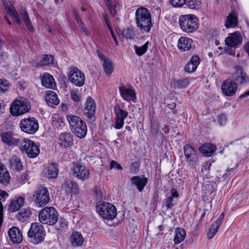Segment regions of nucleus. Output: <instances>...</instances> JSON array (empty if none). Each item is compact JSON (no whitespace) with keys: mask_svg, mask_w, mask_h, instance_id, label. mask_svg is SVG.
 <instances>
[{"mask_svg":"<svg viewBox=\"0 0 249 249\" xmlns=\"http://www.w3.org/2000/svg\"><path fill=\"white\" fill-rule=\"evenodd\" d=\"M7 13L11 16L13 20L18 25L23 22L27 29L29 31L34 30L32 23L30 20L29 15L25 8L18 10V14L13 6L14 0H1Z\"/></svg>","mask_w":249,"mask_h":249,"instance_id":"1","label":"nucleus"},{"mask_svg":"<svg viewBox=\"0 0 249 249\" xmlns=\"http://www.w3.org/2000/svg\"><path fill=\"white\" fill-rule=\"evenodd\" d=\"M135 20L137 26L141 30L150 31L153 25L151 15L149 10L141 7L135 12Z\"/></svg>","mask_w":249,"mask_h":249,"instance_id":"2","label":"nucleus"},{"mask_svg":"<svg viewBox=\"0 0 249 249\" xmlns=\"http://www.w3.org/2000/svg\"><path fill=\"white\" fill-rule=\"evenodd\" d=\"M67 119L70 129L75 135L80 139L85 138L88 130L86 123L81 118L75 115H67Z\"/></svg>","mask_w":249,"mask_h":249,"instance_id":"3","label":"nucleus"},{"mask_svg":"<svg viewBox=\"0 0 249 249\" xmlns=\"http://www.w3.org/2000/svg\"><path fill=\"white\" fill-rule=\"evenodd\" d=\"M31 108L30 102L24 97H19L12 104L10 110L13 116H18L28 112Z\"/></svg>","mask_w":249,"mask_h":249,"instance_id":"4","label":"nucleus"},{"mask_svg":"<svg viewBox=\"0 0 249 249\" xmlns=\"http://www.w3.org/2000/svg\"><path fill=\"white\" fill-rule=\"evenodd\" d=\"M46 232L42 225L38 222L32 223L28 232L30 241L34 244H38L44 239Z\"/></svg>","mask_w":249,"mask_h":249,"instance_id":"5","label":"nucleus"},{"mask_svg":"<svg viewBox=\"0 0 249 249\" xmlns=\"http://www.w3.org/2000/svg\"><path fill=\"white\" fill-rule=\"evenodd\" d=\"M96 210L99 214L106 219L112 220L117 216V209L115 206L107 202H97Z\"/></svg>","mask_w":249,"mask_h":249,"instance_id":"6","label":"nucleus"},{"mask_svg":"<svg viewBox=\"0 0 249 249\" xmlns=\"http://www.w3.org/2000/svg\"><path fill=\"white\" fill-rule=\"evenodd\" d=\"M38 218L43 224L53 225L58 220V213L53 207H45L39 212Z\"/></svg>","mask_w":249,"mask_h":249,"instance_id":"7","label":"nucleus"},{"mask_svg":"<svg viewBox=\"0 0 249 249\" xmlns=\"http://www.w3.org/2000/svg\"><path fill=\"white\" fill-rule=\"evenodd\" d=\"M179 22L180 28L183 31H195L199 27L198 20L195 15L181 16Z\"/></svg>","mask_w":249,"mask_h":249,"instance_id":"8","label":"nucleus"},{"mask_svg":"<svg viewBox=\"0 0 249 249\" xmlns=\"http://www.w3.org/2000/svg\"><path fill=\"white\" fill-rule=\"evenodd\" d=\"M67 76L69 80L76 87H81L84 84L85 74L75 66H71L68 68Z\"/></svg>","mask_w":249,"mask_h":249,"instance_id":"9","label":"nucleus"},{"mask_svg":"<svg viewBox=\"0 0 249 249\" xmlns=\"http://www.w3.org/2000/svg\"><path fill=\"white\" fill-rule=\"evenodd\" d=\"M33 198L38 207H41L48 204L50 201V195L47 188L39 186L34 192Z\"/></svg>","mask_w":249,"mask_h":249,"instance_id":"10","label":"nucleus"},{"mask_svg":"<svg viewBox=\"0 0 249 249\" xmlns=\"http://www.w3.org/2000/svg\"><path fill=\"white\" fill-rule=\"evenodd\" d=\"M21 130L29 134H35L38 129L37 120L34 117H29L21 119L19 123Z\"/></svg>","mask_w":249,"mask_h":249,"instance_id":"11","label":"nucleus"},{"mask_svg":"<svg viewBox=\"0 0 249 249\" xmlns=\"http://www.w3.org/2000/svg\"><path fill=\"white\" fill-rule=\"evenodd\" d=\"M20 149L22 151H25L31 158L36 157L40 152L38 146L30 140L24 139L20 143Z\"/></svg>","mask_w":249,"mask_h":249,"instance_id":"12","label":"nucleus"},{"mask_svg":"<svg viewBox=\"0 0 249 249\" xmlns=\"http://www.w3.org/2000/svg\"><path fill=\"white\" fill-rule=\"evenodd\" d=\"M115 117V128L120 129L123 127L124 124V120L128 115V112L121 108L120 106L117 104L114 107Z\"/></svg>","mask_w":249,"mask_h":249,"instance_id":"13","label":"nucleus"},{"mask_svg":"<svg viewBox=\"0 0 249 249\" xmlns=\"http://www.w3.org/2000/svg\"><path fill=\"white\" fill-rule=\"evenodd\" d=\"M89 171L84 165L80 163H76L73 165L71 174L79 179L84 180L89 178Z\"/></svg>","mask_w":249,"mask_h":249,"instance_id":"14","label":"nucleus"},{"mask_svg":"<svg viewBox=\"0 0 249 249\" xmlns=\"http://www.w3.org/2000/svg\"><path fill=\"white\" fill-rule=\"evenodd\" d=\"M96 106L95 101L92 98L89 97L87 99L84 109V115L90 121H94L96 118Z\"/></svg>","mask_w":249,"mask_h":249,"instance_id":"15","label":"nucleus"},{"mask_svg":"<svg viewBox=\"0 0 249 249\" xmlns=\"http://www.w3.org/2000/svg\"><path fill=\"white\" fill-rule=\"evenodd\" d=\"M61 189L67 195L72 196V194L79 193V186L76 182L70 179H66L62 184Z\"/></svg>","mask_w":249,"mask_h":249,"instance_id":"16","label":"nucleus"},{"mask_svg":"<svg viewBox=\"0 0 249 249\" xmlns=\"http://www.w3.org/2000/svg\"><path fill=\"white\" fill-rule=\"evenodd\" d=\"M74 136L70 132L61 133L58 137V143L63 148H68L74 144Z\"/></svg>","mask_w":249,"mask_h":249,"instance_id":"17","label":"nucleus"},{"mask_svg":"<svg viewBox=\"0 0 249 249\" xmlns=\"http://www.w3.org/2000/svg\"><path fill=\"white\" fill-rule=\"evenodd\" d=\"M237 86L235 82L230 79L223 81L221 86L223 93L227 96L233 95L237 90Z\"/></svg>","mask_w":249,"mask_h":249,"instance_id":"18","label":"nucleus"},{"mask_svg":"<svg viewBox=\"0 0 249 249\" xmlns=\"http://www.w3.org/2000/svg\"><path fill=\"white\" fill-rule=\"evenodd\" d=\"M0 137L2 142L8 146L18 145L20 142V139L10 132H1Z\"/></svg>","mask_w":249,"mask_h":249,"instance_id":"19","label":"nucleus"},{"mask_svg":"<svg viewBox=\"0 0 249 249\" xmlns=\"http://www.w3.org/2000/svg\"><path fill=\"white\" fill-rule=\"evenodd\" d=\"M184 153L187 161L189 162H196L198 160L197 152L190 144L184 146Z\"/></svg>","mask_w":249,"mask_h":249,"instance_id":"20","label":"nucleus"},{"mask_svg":"<svg viewBox=\"0 0 249 249\" xmlns=\"http://www.w3.org/2000/svg\"><path fill=\"white\" fill-rule=\"evenodd\" d=\"M11 241L15 244H19L23 239V236L19 229L17 227H12L8 232Z\"/></svg>","mask_w":249,"mask_h":249,"instance_id":"21","label":"nucleus"},{"mask_svg":"<svg viewBox=\"0 0 249 249\" xmlns=\"http://www.w3.org/2000/svg\"><path fill=\"white\" fill-rule=\"evenodd\" d=\"M119 90L121 96L124 100L135 102L136 100L135 91L132 88H127L122 86L119 87Z\"/></svg>","mask_w":249,"mask_h":249,"instance_id":"22","label":"nucleus"},{"mask_svg":"<svg viewBox=\"0 0 249 249\" xmlns=\"http://www.w3.org/2000/svg\"><path fill=\"white\" fill-rule=\"evenodd\" d=\"M242 38L240 32H233L225 39V43L228 46L236 47L241 44Z\"/></svg>","mask_w":249,"mask_h":249,"instance_id":"23","label":"nucleus"},{"mask_svg":"<svg viewBox=\"0 0 249 249\" xmlns=\"http://www.w3.org/2000/svg\"><path fill=\"white\" fill-rule=\"evenodd\" d=\"M130 182L132 185L135 186L138 190L141 192L148 182V179L143 176H134L130 178Z\"/></svg>","mask_w":249,"mask_h":249,"instance_id":"24","label":"nucleus"},{"mask_svg":"<svg viewBox=\"0 0 249 249\" xmlns=\"http://www.w3.org/2000/svg\"><path fill=\"white\" fill-rule=\"evenodd\" d=\"M200 62V58L197 55H193L191 58L190 62L184 67V71L188 73L195 71Z\"/></svg>","mask_w":249,"mask_h":249,"instance_id":"25","label":"nucleus"},{"mask_svg":"<svg viewBox=\"0 0 249 249\" xmlns=\"http://www.w3.org/2000/svg\"><path fill=\"white\" fill-rule=\"evenodd\" d=\"M70 241L73 247H78L82 245L84 238L79 232L73 231L71 235Z\"/></svg>","mask_w":249,"mask_h":249,"instance_id":"26","label":"nucleus"},{"mask_svg":"<svg viewBox=\"0 0 249 249\" xmlns=\"http://www.w3.org/2000/svg\"><path fill=\"white\" fill-rule=\"evenodd\" d=\"M10 176L6 166L0 163V184L7 185L10 180Z\"/></svg>","mask_w":249,"mask_h":249,"instance_id":"27","label":"nucleus"},{"mask_svg":"<svg viewBox=\"0 0 249 249\" xmlns=\"http://www.w3.org/2000/svg\"><path fill=\"white\" fill-rule=\"evenodd\" d=\"M46 102L48 106L53 107L60 102L56 93L53 91H48L46 92Z\"/></svg>","mask_w":249,"mask_h":249,"instance_id":"28","label":"nucleus"},{"mask_svg":"<svg viewBox=\"0 0 249 249\" xmlns=\"http://www.w3.org/2000/svg\"><path fill=\"white\" fill-rule=\"evenodd\" d=\"M42 85L47 88L53 89L55 86L53 76L50 74L45 72L41 77Z\"/></svg>","mask_w":249,"mask_h":249,"instance_id":"29","label":"nucleus"},{"mask_svg":"<svg viewBox=\"0 0 249 249\" xmlns=\"http://www.w3.org/2000/svg\"><path fill=\"white\" fill-rule=\"evenodd\" d=\"M235 81L241 84L246 83L249 81V78L244 72L243 69L239 66H237L235 67Z\"/></svg>","mask_w":249,"mask_h":249,"instance_id":"30","label":"nucleus"},{"mask_svg":"<svg viewBox=\"0 0 249 249\" xmlns=\"http://www.w3.org/2000/svg\"><path fill=\"white\" fill-rule=\"evenodd\" d=\"M192 43V39L182 36L178 40V47L182 51H188L191 48Z\"/></svg>","mask_w":249,"mask_h":249,"instance_id":"31","label":"nucleus"},{"mask_svg":"<svg viewBox=\"0 0 249 249\" xmlns=\"http://www.w3.org/2000/svg\"><path fill=\"white\" fill-rule=\"evenodd\" d=\"M32 214V213L31 208L22 209L19 210L16 214V217L18 220L24 222L30 219Z\"/></svg>","mask_w":249,"mask_h":249,"instance_id":"32","label":"nucleus"},{"mask_svg":"<svg viewBox=\"0 0 249 249\" xmlns=\"http://www.w3.org/2000/svg\"><path fill=\"white\" fill-rule=\"evenodd\" d=\"M190 84L189 79L187 78L174 79L172 81L171 84L175 89H182L186 88Z\"/></svg>","mask_w":249,"mask_h":249,"instance_id":"33","label":"nucleus"},{"mask_svg":"<svg viewBox=\"0 0 249 249\" xmlns=\"http://www.w3.org/2000/svg\"><path fill=\"white\" fill-rule=\"evenodd\" d=\"M24 202V199L22 197H18L16 200H13L9 205L8 210L11 212H14L20 210V208L23 206Z\"/></svg>","mask_w":249,"mask_h":249,"instance_id":"34","label":"nucleus"},{"mask_svg":"<svg viewBox=\"0 0 249 249\" xmlns=\"http://www.w3.org/2000/svg\"><path fill=\"white\" fill-rule=\"evenodd\" d=\"M215 150V146L211 143L205 144L199 148V151L207 157L211 156Z\"/></svg>","mask_w":249,"mask_h":249,"instance_id":"35","label":"nucleus"},{"mask_svg":"<svg viewBox=\"0 0 249 249\" xmlns=\"http://www.w3.org/2000/svg\"><path fill=\"white\" fill-rule=\"evenodd\" d=\"M105 1L112 16L115 15L119 9L118 2L115 0H105Z\"/></svg>","mask_w":249,"mask_h":249,"instance_id":"36","label":"nucleus"},{"mask_svg":"<svg viewBox=\"0 0 249 249\" xmlns=\"http://www.w3.org/2000/svg\"><path fill=\"white\" fill-rule=\"evenodd\" d=\"M176 234L174 237V241L176 244L181 243L186 236V231L182 228H177L176 230Z\"/></svg>","mask_w":249,"mask_h":249,"instance_id":"37","label":"nucleus"},{"mask_svg":"<svg viewBox=\"0 0 249 249\" xmlns=\"http://www.w3.org/2000/svg\"><path fill=\"white\" fill-rule=\"evenodd\" d=\"M11 167L17 170H22V165L20 159L17 156L14 155L9 160Z\"/></svg>","mask_w":249,"mask_h":249,"instance_id":"38","label":"nucleus"},{"mask_svg":"<svg viewBox=\"0 0 249 249\" xmlns=\"http://www.w3.org/2000/svg\"><path fill=\"white\" fill-rule=\"evenodd\" d=\"M58 173V165L56 163H52L48 169V177L49 178H53L57 177Z\"/></svg>","mask_w":249,"mask_h":249,"instance_id":"39","label":"nucleus"},{"mask_svg":"<svg viewBox=\"0 0 249 249\" xmlns=\"http://www.w3.org/2000/svg\"><path fill=\"white\" fill-rule=\"evenodd\" d=\"M237 25V18L234 15L231 13L228 16L226 22L225 23V26L228 28L230 27H234Z\"/></svg>","mask_w":249,"mask_h":249,"instance_id":"40","label":"nucleus"},{"mask_svg":"<svg viewBox=\"0 0 249 249\" xmlns=\"http://www.w3.org/2000/svg\"><path fill=\"white\" fill-rule=\"evenodd\" d=\"M103 68L107 76L109 77L114 70L113 65L109 59L103 63Z\"/></svg>","mask_w":249,"mask_h":249,"instance_id":"41","label":"nucleus"},{"mask_svg":"<svg viewBox=\"0 0 249 249\" xmlns=\"http://www.w3.org/2000/svg\"><path fill=\"white\" fill-rule=\"evenodd\" d=\"M53 61V57L51 54H45L43 56L42 60L37 64L38 66H43L44 65L52 64Z\"/></svg>","mask_w":249,"mask_h":249,"instance_id":"42","label":"nucleus"},{"mask_svg":"<svg viewBox=\"0 0 249 249\" xmlns=\"http://www.w3.org/2000/svg\"><path fill=\"white\" fill-rule=\"evenodd\" d=\"M186 5L192 9H199L201 5V0H185Z\"/></svg>","mask_w":249,"mask_h":249,"instance_id":"43","label":"nucleus"},{"mask_svg":"<svg viewBox=\"0 0 249 249\" xmlns=\"http://www.w3.org/2000/svg\"><path fill=\"white\" fill-rule=\"evenodd\" d=\"M148 41L146 42L144 45L139 47L137 45L134 46V49L136 53L138 55H142L147 50Z\"/></svg>","mask_w":249,"mask_h":249,"instance_id":"44","label":"nucleus"},{"mask_svg":"<svg viewBox=\"0 0 249 249\" xmlns=\"http://www.w3.org/2000/svg\"><path fill=\"white\" fill-rule=\"evenodd\" d=\"M219 227L220 226L215 223L212 225L207 233V237L209 239H212L214 236Z\"/></svg>","mask_w":249,"mask_h":249,"instance_id":"45","label":"nucleus"},{"mask_svg":"<svg viewBox=\"0 0 249 249\" xmlns=\"http://www.w3.org/2000/svg\"><path fill=\"white\" fill-rule=\"evenodd\" d=\"M9 83L6 80L0 79V93H5L9 89Z\"/></svg>","mask_w":249,"mask_h":249,"instance_id":"46","label":"nucleus"},{"mask_svg":"<svg viewBox=\"0 0 249 249\" xmlns=\"http://www.w3.org/2000/svg\"><path fill=\"white\" fill-rule=\"evenodd\" d=\"M150 132L152 135H157L159 131V124L154 122H151L150 124Z\"/></svg>","mask_w":249,"mask_h":249,"instance_id":"47","label":"nucleus"},{"mask_svg":"<svg viewBox=\"0 0 249 249\" xmlns=\"http://www.w3.org/2000/svg\"><path fill=\"white\" fill-rule=\"evenodd\" d=\"M185 0H169L170 3L175 7H181L185 4Z\"/></svg>","mask_w":249,"mask_h":249,"instance_id":"48","label":"nucleus"},{"mask_svg":"<svg viewBox=\"0 0 249 249\" xmlns=\"http://www.w3.org/2000/svg\"><path fill=\"white\" fill-rule=\"evenodd\" d=\"M73 13L74 17L75 19L76 20L77 23L79 25L81 29L83 30V31H86V28L84 25L82 21L81 20L80 17H79L78 13L75 10H73Z\"/></svg>","mask_w":249,"mask_h":249,"instance_id":"49","label":"nucleus"},{"mask_svg":"<svg viewBox=\"0 0 249 249\" xmlns=\"http://www.w3.org/2000/svg\"><path fill=\"white\" fill-rule=\"evenodd\" d=\"M93 192L97 199H100L103 198V195L101 192V188L100 187L96 186H95L93 189Z\"/></svg>","mask_w":249,"mask_h":249,"instance_id":"50","label":"nucleus"},{"mask_svg":"<svg viewBox=\"0 0 249 249\" xmlns=\"http://www.w3.org/2000/svg\"><path fill=\"white\" fill-rule=\"evenodd\" d=\"M71 97L75 102H79L81 99V96L78 93L73 91L71 92Z\"/></svg>","mask_w":249,"mask_h":249,"instance_id":"51","label":"nucleus"},{"mask_svg":"<svg viewBox=\"0 0 249 249\" xmlns=\"http://www.w3.org/2000/svg\"><path fill=\"white\" fill-rule=\"evenodd\" d=\"M227 120V117L225 114H220L217 117V121L220 125L225 124Z\"/></svg>","mask_w":249,"mask_h":249,"instance_id":"52","label":"nucleus"},{"mask_svg":"<svg viewBox=\"0 0 249 249\" xmlns=\"http://www.w3.org/2000/svg\"><path fill=\"white\" fill-rule=\"evenodd\" d=\"M115 168L119 170H122L123 167L122 165L115 160H111L110 164L109 169L111 170L112 168Z\"/></svg>","mask_w":249,"mask_h":249,"instance_id":"53","label":"nucleus"},{"mask_svg":"<svg viewBox=\"0 0 249 249\" xmlns=\"http://www.w3.org/2000/svg\"><path fill=\"white\" fill-rule=\"evenodd\" d=\"M173 199L171 197H170L169 196L167 197L165 199L166 207L167 210L171 209L173 207L174 204L173 203Z\"/></svg>","mask_w":249,"mask_h":249,"instance_id":"54","label":"nucleus"},{"mask_svg":"<svg viewBox=\"0 0 249 249\" xmlns=\"http://www.w3.org/2000/svg\"><path fill=\"white\" fill-rule=\"evenodd\" d=\"M139 168V165L137 162H134L131 163L130 167V172L134 173Z\"/></svg>","mask_w":249,"mask_h":249,"instance_id":"55","label":"nucleus"},{"mask_svg":"<svg viewBox=\"0 0 249 249\" xmlns=\"http://www.w3.org/2000/svg\"><path fill=\"white\" fill-rule=\"evenodd\" d=\"M171 195L169 196L170 197H171L173 199L174 198H178L179 196L178 193L175 188H172L170 190Z\"/></svg>","mask_w":249,"mask_h":249,"instance_id":"56","label":"nucleus"},{"mask_svg":"<svg viewBox=\"0 0 249 249\" xmlns=\"http://www.w3.org/2000/svg\"><path fill=\"white\" fill-rule=\"evenodd\" d=\"M97 54L100 59L103 61V63L105 62L106 60H108L109 58L106 57V56L102 53L100 50L96 51Z\"/></svg>","mask_w":249,"mask_h":249,"instance_id":"57","label":"nucleus"},{"mask_svg":"<svg viewBox=\"0 0 249 249\" xmlns=\"http://www.w3.org/2000/svg\"><path fill=\"white\" fill-rule=\"evenodd\" d=\"M103 16L104 18V20L106 21V24L107 25V26L108 28L109 31H110V32L113 31L112 28L109 22V20H108V18H107V15L106 14H103Z\"/></svg>","mask_w":249,"mask_h":249,"instance_id":"58","label":"nucleus"},{"mask_svg":"<svg viewBox=\"0 0 249 249\" xmlns=\"http://www.w3.org/2000/svg\"><path fill=\"white\" fill-rule=\"evenodd\" d=\"M0 196L1 197L0 200L4 201L5 198L8 196V194L6 192L0 189Z\"/></svg>","mask_w":249,"mask_h":249,"instance_id":"59","label":"nucleus"},{"mask_svg":"<svg viewBox=\"0 0 249 249\" xmlns=\"http://www.w3.org/2000/svg\"><path fill=\"white\" fill-rule=\"evenodd\" d=\"M224 217V213H222L220 215L219 217L217 219V220H216L215 223L216 224H218V225L220 226L221 223H222V221L223 220Z\"/></svg>","mask_w":249,"mask_h":249,"instance_id":"60","label":"nucleus"},{"mask_svg":"<svg viewBox=\"0 0 249 249\" xmlns=\"http://www.w3.org/2000/svg\"><path fill=\"white\" fill-rule=\"evenodd\" d=\"M3 206L2 205L1 201H0V226H1L2 223V218L3 216Z\"/></svg>","mask_w":249,"mask_h":249,"instance_id":"61","label":"nucleus"},{"mask_svg":"<svg viewBox=\"0 0 249 249\" xmlns=\"http://www.w3.org/2000/svg\"><path fill=\"white\" fill-rule=\"evenodd\" d=\"M158 198H159V195H158V193H157V192H155L154 194H153V197H152V200L155 202L156 201H158Z\"/></svg>","mask_w":249,"mask_h":249,"instance_id":"62","label":"nucleus"},{"mask_svg":"<svg viewBox=\"0 0 249 249\" xmlns=\"http://www.w3.org/2000/svg\"><path fill=\"white\" fill-rule=\"evenodd\" d=\"M125 33V38L126 39H132L133 36H131V33L130 32H124Z\"/></svg>","mask_w":249,"mask_h":249,"instance_id":"63","label":"nucleus"},{"mask_svg":"<svg viewBox=\"0 0 249 249\" xmlns=\"http://www.w3.org/2000/svg\"><path fill=\"white\" fill-rule=\"evenodd\" d=\"M245 49L246 52L248 53V55L249 56V42L246 44L245 47Z\"/></svg>","mask_w":249,"mask_h":249,"instance_id":"64","label":"nucleus"}]
</instances>
